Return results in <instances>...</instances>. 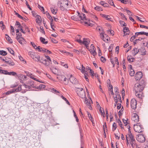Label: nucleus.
Returning <instances> with one entry per match:
<instances>
[{"instance_id":"nucleus-1","label":"nucleus","mask_w":148,"mask_h":148,"mask_svg":"<svg viewBox=\"0 0 148 148\" xmlns=\"http://www.w3.org/2000/svg\"><path fill=\"white\" fill-rule=\"evenodd\" d=\"M144 89L143 86H140L138 83L135 84L133 87V91L137 97L141 99L144 97L142 92Z\"/></svg>"},{"instance_id":"nucleus-2","label":"nucleus","mask_w":148,"mask_h":148,"mask_svg":"<svg viewBox=\"0 0 148 148\" xmlns=\"http://www.w3.org/2000/svg\"><path fill=\"white\" fill-rule=\"evenodd\" d=\"M127 144V146L129 145H131L133 148H134L136 144V141L134 138V136L131 132L130 127L129 128L128 132L127 135H126Z\"/></svg>"},{"instance_id":"nucleus-3","label":"nucleus","mask_w":148,"mask_h":148,"mask_svg":"<svg viewBox=\"0 0 148 148\" xmlns=\"http://www.w3.org/2000/svg\"><path fill=\"white\" fill-rule=\"evenodd\" d=\"M68 0H60L58 1V5L61 11H65L71 6Z\"/></svg>"},{"instance_id":"nucleus-4","label":"nucleus","mask_w":148,"mask_h":148,"mask_svg":"<svg viewBox=\"0 0 148 148\" xmlns=\"http://www.w3.org/2000/svg\"><path fill=\"white\" fill-rule=\"evenodd\" d=\"M46 59H44L43 57L40 58L39 56L38 59H37L36 61L40 62L43 64L45 66H48L50 65L51 64V61L50 57L48 56L45 55Z\"/></svg>"},{"instance_id":"nucleus-5","label":"nucleus","mask_w":148,"mask_h":148,"mask_svg":"<svg viewBox=\"0 0 148 148\" xmlns=\"http://www.w3.org/2000/svg\"><path fill=\"white\" fill-rule=\"evenodd\" d=\"M78 15L81 20H83L84 21L85 24L88 25V26L90 25V23L89 22V19L87 18L85 14L83 13L80 14L78 12H77Z\"/></svg>"},{"instance_id":"nucleus-6","label":"nucleus","mask_w":148,"mask_h":148,"mask_svg":"<svg viewBox=\"0 0 148 148\" xmlns=\"http://www.w3.org/2000/svg\"><path fill=\"white\" fill-rule=\"evenodd\" d=\"M76 92L78 95L82 99L85 98L86 97L85 92L82 88H76Z\"/></svg>"},{"instance_id":"nucleus-7","label":"nucleus","mask_w":148,"mask_h":148,"mask_svg":"<svg viewBox=\"0 0 148 148\" xmlns=\"http://www.w3.org/2000/svg\"><path fill=\"white\" fill-rule=\"evenodd\" d=\"M76 40L80 44H83L86 46L87 49H88L89 47L88 45L90 42L89 39L84 38H83L82 41L80 39H76Z\"/></svg>"},{"instance_id":"nucleus-8","label":"nucleus","mask_w":148,"mask_h":148,"mask_svg":"<svg viewBox=\"0 0 148 148\" xmlns=\"http://www.w3.org/2000/svg\"><path fill=\"white\" fill-rule=\"evenodd\" d=\"M134 129L135 131L138 133H141L144 131L143 126L139 123L134 125Z\"/></svg>"},{"instance_id":"nucleus-9","label":"nucleus","mask_w":148,"mask_h":148,"mask_svg":"<svg viewBox=\"0 0 148 148\" xmlns=\"http://www.w3.org/2000/svg\"><path fill=\"white\" fill-rule=\"evenodd\" d=\"M101 38L105 42H108L109 40L110 39L109 37L106 34H104L103 32L100 33Z\"/></svg>"},{"instance_id":"nucleus-10","label":"nucleus","mask_w":148,"mask_h":148,"mask_svg":"<svg viewBox=\"0 0 148 148\" xmlns=\"http://www.w3.org/2000/svg\"><path fill=\"white\" fill-rule=\"evenodd\" d=\"M136 140L140 143H143L145 140V138L143 135L141 134H138L136 137Z\"/></svg>"},{"instance_id":"nucleus-11","label":"nucleus","mask_w":148,"mask_h":148,"mask_svg":"<svg viewBox=\"0 0 148 148\" xmlns=\"http://www.w3.org/2000/svg\"><path fill=\"white\" fill-rule=\"evenodd\" d=\"M28 55L31 58L36 61L37 59L39 58V56L37 55L36 53L32 51H29L28 52Z\"/></svg>"},{"instance_id":"nucleus-12","label":"nucleus","mask_w":148,"mask_h":148,"mask_svg":"<svg viewBox=\"0 0 148 148\" xmlns=\"http://www.w3.org/2000/svg\"><path fill=\"white\" fill-rule=\"evenodd\" d=\"M137 101L134 99H132L130 101V106L131 108L133 109H135L136 108Z\"/></svg>"},{"instance_id":"nucleus-13","label":"nucleus","mask_w":148,"mask_h":148,"mask_svg":"<svg viewBox=\"0 0 148 148\" xmlns=\"http://www.w3.org/2000/svg\"><path fill=\"white\" fill-rule=\"evenodd\" d=\"M85 99L84 101L85 103L88 106V108L89 109L91 110L92 108L91 104L92 103V101L91 98L90 97L89 99H86L87 98L85 97Z\"/></svg>"},{"instance_id":"nucleus-14","label":"nucleus","mask_w":148,"mask_h":148,"mask_svg":"<svg viewBox=\"0 0 148 148\" xmlns=\"http://www.w3.org/2000/svg\"><path fill=\"white\" fill-rule=\"evenodd\" d=\"M25 73H26L27 76L29 77L30 78H31L32 79L35 81H38V82H39L40 83H42V81H40L38 79H36L35 78H34V77H35L34 75H33V74L29 72L28 71H27V72H25Z\"/></svg>"},{"instance_id":"nucleus-15","label":"nucleus","mask_w":148,"mask_h":148,"mask_svg":"<svg viewBox=\"0 0 148 148\" xmlns=\"http://www.w3.org/2000/svg\"><path fill=\"white\" fill-rule=\"evenodd\" d=\"M131 119L132 121L135 123H137L139 121V116L136 113L132 114Z\"/></svg>"},{"instance_id":"nucleus-16","label":"nucleus","mask_w":148,"mask_h":148,"mask_svg":"<svg viewBox=\"0 0 148 148\" xmlns=\"http://www.w3.org/2000/svg\"><path fill=\"white\" fill-rule=\"evenodd\" d=\"M70 82L74 84H76L78 83V81L77 79L72 75H70V77L69 79Z\"/></svg>"},{"instance_id":"nucleus-17","label":"nucleus","mask_w":148,"mask_h":148,"mask_svg":"<svg viewBox=\"0 0 148 148\" xmlns=\"http://www.w3.org/2000/svg\"><path fill=\"white\" fill-rule=\"evenodd\" d=\"M59 79H60L61 81L63 80V82L65 85H67L69 83V80L64 75H60L59 77ZM58 78V77H57Z\"/></svg>"},{"instance_id":"nucleus-18","label":"nucleus","mask_w":148,"mask_h":148,"mask_svg":"<svg viewBox=\"0 0 148 148\" xmlns=\"http://www.w3.org/2000/svg\"><path fill=\"white\" fill-rule=\"evenodd\" d=\"M142 73L140 71L137 72L135 75V78L136 80H139L143 76Z\"/></svg>"},{"instance_id":"nucleus-19","label":"nucleus","mask_w":148,"mask_h":148,"mask_svg":"<svg viewBox=\"0 0 148 148\" xmlns=\"http://www.w3.org/2000/svg\"><path fill=\"white\" fill-rule=\"evenodd\" d=\"M110 60L111 63L113 65V67L114 66V65L116 64L117 65V67H119V63L118 61L117 58L116 57H115L114 60H113L112 59H110Z\"/></svg>"},{"instance_id":"nucleus-20","label":"nucleus","mask_w":148,"mask_h":148,"mask_svg":"<svg viewBox=\"0 0 148 148\" xmlns=\"http://www.w3.org/2000/svg\"><path fill=\"white\" fill-rule=\"evenodd\" d=\"M36 18V23L38 24L39 25H40L42 23V20L40 16L38 15H36L35 16Z\"/></svg>"},{"instance_id":"nucleus-21","label":"nucleus","mask_w":148,"mask_h":148,"mask_svg":"<svg viewBox=\"0 0 148 148\" xmlns=\"http://www.w3.org/2000/svg\"><path fill=\"white\" fill-rule=\"evenodd\" d=\"M123 31L124 34L123 36L128 35L130 32L129 28L126 27H124L123 28Z\"/></svg>"},{"instance_id":"nucleus-22","label":"nucleus","mask_w":148,"mask_h":148,"mask_svg":"<svg viewBox=\"0 0 148 148\" xmlns=\"http://www.w3.org/2000/svg\"><path fill=\"white\" fill-rule=\"evenodd\" d=\"M114 92L115 94V96H116V95H117V97L118 99L119 100H120V95L119 94V90L117 87H115L114 88Z\"/></svg>"},{"instance_id":"nucleus-23","label":"nucleus","mask_w":148,"mask_h":148,"mask_svg":"<svg viewBox=\"0 0 148 148\" xmlns=\"http://www.w3.org/2000/svg\"><path fill=\"white\" fill-rule=\"evenodd\" d=\"M16 39H17L18 42L21 45H23L25 43V39L22 37L17 38L16 37Z\"/></svg>"},{"instance_id":"nucleus-24","label":"nucleus","mask_w":148,"mask_h":148,"mask_svg":"<svg viewBox=\"0 0 148 148\" xmlns=\"http://www.w3.org/2000/svg\"><path fill=\"white\" fill-rule=\"evenodd\" d=\"M138 83L140 85V86H143V88H144L146 84L145 79H142Z\"/></svg>"},{"instance_id":"nucleus-25","label":"nucleus","mask_w":148,"mask_h":148,"mask_svg":"<svg viewBox=\"0 0 148 148\" xmlns=\"http://www.w3.org/2000/svg\"><path fill=\"white\" fill-rule=\"evenodd\" d=\"M139 49L138 48H134L132 51V55L133 56H135L139 52Z\"/></svg>"},{"instance_id":"nucleus-26","label":"nucleus","mask_w":148,"mask_h":148,"mask_svg":"<svg viewBox=\"0 0 148 148\" xmlns=\"http://www.w3.org/2000/svg\"><path fill=\"white\" fill-rule=\"evenodd\" d=\"M5 35L6 36L5 38L9 42L10 44L12 43L13 42V41L10 38L7 34H6Z\"/></svg>"},{"instance_id":"nucleus-27","label":"nucleus","mask_w":148,"mask_h":148,"mask_svg":"<svg viewBox=\"0 0 148 148\" xmlns=\"http://www.w3.org/2000/svg\"><path fill=\"white\" fill-rule=\"evenodd\" d=\"M51 10L52 13L53 14H55L57 13V10L55 9V7H51Z\"/></svg>"},{"instance_id":"nucleus-28","label":"nucleus","mask_w":148,"mask_h":148,"mask_svg":"<svg viewBox=\"0 0 148 148\" xmlns=\"http://www.w3.org/2000/svg\"><path fill=\"white\" fill-rule=\"evenodd\" d=\"M108 90L110 92V93L112 95H114V93L112 91V86L110 84H109V85Z\"/></svg>"},{"instance_id":"nucleus-29","label":"nucleus","mask_w":148,"mask_h":148,"mask_svg":"<svg viewBox=\"0 0 148 148\" xmlns=\"http://www.w3.org/2000/svg\"><path fill=\"white\" fill-rule=\"evenodd\" d=\"M21 86V85H19L17 88L16 89H14L15 92H19L21 90H22Z\"/></svg>"},{"instance_id":"nucleus-30","label":"nucleus","mask_w":148,"mask_h":148,"mask_svg":"<svg viewBox=\"0 0 148 148\" xmlns=\"http://www.w3.org/2000/svg\"><path fill=\"white\" fill-rule=\"evenodd\" d=\"M134 58L131 56H128L127 57V60L130 62H133L134 61Z\"/></svg>"},{"instance_id":"nucleus-31","label":"nucleus","mask_w":148,"mask_h":148,"mask_svg":"<svg viewBox=\"0 0 148 148\" xmlns=\"http://www.w3.org/2000/svg\"><path fill=\"white\" fill-rule=\"evenodd\" d=\"M40 40L41 42L43 44H46L48 43V41H45V39L42 37L40 38Z\"/></svg>"},{"instance_id":"nucleus-32","label":"nucleus","mask_w":148,"mask_h":148,"mask_svg":"<svg viewBox=\"0 0 148 148\" xmlns=\"http://www.w3.org/2000/svg\"><path fill=\"white\" fill-rule=\"evenodd\" d=\"M113 47L114 45L113 44H111L109 47L108 50L111 54L112 53V49H113Z\"/></svg>"},{"instance_id":"nucleus-33","label":"nucleus","mask_w":148,"mask_h":148,"mask_svg":"<svg viewBox=\"0 0 148 148\" xmlns=\"http://www.w3.org/2000/svg\"><path fill=\"white\" fill-rule=\"evenodd\" d=\"M90 53L93 56H95L97 55V53L94 49H91L90 50Z\"/></svg>"},{"instance_id":"nucleus-34","label":"nucleus","mask_w":148,"mask_h":148,"mask_svg":"<svg viewBox=\"0 0 148 148\" xmlns=\"http://www.w3.org/2000/svg\"><path fill=\"white\" fill-rule=\"evenodd\" d=\"M130 75L131 76H133L134 75L135 72L133 69H131L129 71Z\"/></svg>"},{"instance_id":"nucleus-35","label":"nucleus","mask_w":148,"mask_h":148,"mask_svg":"<svg viewBox=\"0 0 148 148\" xmlns=\"http://www.w3.org/2000/svg\"><path fill=\"white\" fill-rule=\"evenodd\" d=\"M10 75H12L15 76L17 75V73L16 72L14 71H11L10 72H8V74Z\"/></svg>"},{"instance_id":"nucleus-36","label":"nucleus","mask_w":148,"mask_h":148,"mask_svg":"<svg viewBox=\"0 0 148 148\" xmlns=\"http://www.w3.org/2000/svg\"><path fill=\"white\" fill-rule=\"evenodd\" d=\"M114 99V101L115 102V103L114 104V107H115L116 106V105L117 104V103L118 101H119H119L117 97V95H116V96H113Z\"/></svg>"},{"instance_id":"nucleus-37","label":"nucleus","mask_w":148,"mask_h":148,"mask_svg":"<svg viewBox=\"0 0 148 148\" xmlns=\"http://www.w3.org/2000/svg\"><path fill=\"white\" fill-rule=\"evenodd\" d=\"M14 92H15L14 91V89H13L12 90L8 91L7 92H6L5 93L6 95H9L10 94L14 93Z\"/></svg>"},{"instance_id":"nucleus-38","label":"nucleus","mask_w":148,"mask_h":148,"mask_svg":"<svg viewBox=\"0 0 148 148\" xmlns=\"http://www.w3.org/2000/svg\"><path fill=\"white\" fill-rule=\"evenodd\" d=\"M15 25H17L18 26L17 27L19 29L22 28V26L21 25L20 23L18 21L16 22Z\"/></svg>"},{"instance_id":"nucleus-39","label":"nucleus","mask_w":148,"mask_h":148,"mask_svg":"<svg viewBox=\"0 0 148 148\" xmlns=\"http://www.w3.org/2000/svg\"><path fill=\"white\" fill-rule=\"evenodd\" d=\"M78 16L74 15L71 17V19L75 21H77L79 20V18H78Z\"/></svg>"},{"instance_id":"nucleus-40","label":"nucleus","mask_w":148,"mask_h":148,"mask_svg":"<svg viewBox=\"0 0 148 148\" xmlns=\"http://www.w3.org/2000/svg\"><path fill=\"white\" fill-rule=\"evenodd\" d=\"M122 120L125 126L127 125L128 123V119L127 118H126V119H123Z\"/></svg>"},{"instance_id":"nucleus-41","label":"nucleus","mask_w":148,"mask_h":148,"mask_svg":"<svg viewBox=\"0 0 148 148\" xmlns=\"http://www.w3.org/2000/svg\"><path fill=\"white\" fill-rule=\"evenodd\" d=\"M1 67H0V69L1 68ZM0 73H1L2 74H4L5 75H7L8 71L6 70H4L2 69H0Z\"/></svg>"},{"instance_id":"nucleus-42","label":"nucleus","mask_w":148,"mask_h":148,"mask_svg":"<svg viewBox=\"0 0 148 148\" xmlns=\"http://www.w3.org/2000/svg\"><path fill=\"white\" fill-rule=\"evenodd\" d=\"M61 97L66 102V103L68 104L69 105H70V103L69 102V101H68V100L66 99V98H65L62 95H60Z\"/></svg>"},{"instance_id":"nucleus-43","label":"nucleus","mask_w":148,"mask_h":148,"mask_svg":"<svg viewBox=\"0 0 148 148\" xmlns=\"http://www.w3.org/2000/svg\"><path fill=\"white\" fill-rule=\"evenodd\" d=\"M108 34L110 35H114V31L112 30L109 29L107 31Z\"/></svg>"},{"instance_id":"nucleus-44","label":"nucleus","mask_w":148,"mask_h":148,"mask_svg":"<svg viewBox=\"0 0 148 148\" xmlns=\"http://www.w3.org/2000/svg\"><path fill=\"white\" fill-rule=\"evenodd\" d=\"M45 85H43V84H40V85L39 86H37L36 87V88L37 89L39 88V89H42L45 88Z\"/></svg>"},{"instance_id":"nucleus-45","label":"nucleus","mask_w":148,"mask_h":148,"mask_svg":"<svg viewBox=\"0 0 148 148\" xmlns=\"http://www.w3.org/2000/svg\"><path fill=\"white\" fill-rule=\"evenodd\" d=\"M0 54L3 56H4L7 54V53L4 51H0Z\"/></svg>"},{"instance_id":"nucleus-46","label":"nucleus","mask_w":148,"mask_h":148,"mask_svg":"<svg viewBox=\"0 0 148 148\" xmlns=\"http://www.w3.org/2000/svg\"><path fill=\"white\" fill-rule=\"evenodd\" d=\"M143 34V31L141 32H136L135 33V35H134L136 37H137V36L139 35H142Z\"/></svg>"},{"instance_id":"nucleus-47","label":"nucleus","mask_w":148,"mask_h":148,"mask_svg":"<svg viewBox=\"0 0 148 148\" xmlns=\"http://www.w3.org/2000/svg\"><path fill=\"white\" fill-rule=\"evenodd\" d=\"M95 9L97 11H102V10L101 9V8L99 6H96V7L95 8Z\"/></svg>"},{"instance_id":"nucleus-48","label":"nucleus","mask_w":148,"mask_h":148,"mask_svg":"<svg viewBox=\"0 0 148 148\" xmlns=\"http://www.w3.org/2000/svg\"><path fill=\"white\" fill-rule=\"evenodd\" d=\"M101 16L102 17L105 18L106 20L109 19V16L104 14H102Z\"/></svg>"},{"instance_id":"nucleus-49","label":"nucleus","mask_w":148,"mask_h":148,"mask_svg":"<svg viewBox=\"0 0 148 148\" xmlns=\"http://www.w3.org/2000/svg\"><path fill=\"white\" fill-rule=\"evenodd\" d=\"M51 70L52 72L54 74H57V71L56 69H51Z\"/></svg>"},{"instance_id":"nucleus-50","label":"nucleus","mask_w":148,"mask_h":148,"mask_svg":"<svg viewBox=\"0 0 148 148\" xmlns=\"http://www.w3.org/2000/svg\"><path fill=\"white\" fill-rule=\"evenodd\" d=\"M108 2L110 5L115 6L112 0H108Z\"/></svg>"},{"instance_id":"nucleus-51","label":"nucleus","mask_w":148,"mask_h":148,"mask_svg":"<svg viewBox=\"0 0 148 148\" xmlns=\"http://www.w3.org/2000/svg\"><path fill=\"white\" fill-rule=\"evenodd\" d=\"M121 92L122 94V98H123V100L124 99V97L125 95V92L123 88L122 89V91Z\"/></svg>"},{"instance_id":"nucleus-52","label":"nucleus","mask_w":148,"mask_h":148,"mask_svg":"<svg viewBox=\"0 0 148 148\" xmlns=\"http://www.w3.org/2000/svg\"><path fill=\"white\" fill-rule=\"evenodd\" d=\"M89 15L91 17L94 18L95 20H97L98 18L95 15L91 14H90Z\"/></svg>"},{"instance_id":"nucleus-53","label":"nucleus","mask_w":148,"mask_h":148,"mask_svg":"<svg viewBox=\"0 0 148 148\" xmlns=\"http://www.w3.org/2000/svg\"><path fill=\"white\" fill-rule=\"evenodd\" d=\"M8 50L10 53L12 55H14V51L13 50L11 49V48H8Z\"/></svg>"},{"instance_id":"nucleus-54","label":"nucleus","mask_w":148,"mask_h":148,"mask_svg":"<svg viewBox=\"0 0 148 148\" xmlns=\"http://www.w3.org/2000/svg\"><path fill=\"white\" fill-rule=\"evenodd\" d=\"M23 86H24L25 88H27L28 89H30V88H31L29 86L25 84L23 85Z\"/></svg>"},{"instance_id":"nucleus-55","label":"nucleus","mask_w":148,"mask_h":148,"mask_svg":"<svg viewBox=\"0 0 148 148\" xmlns=\"http://www.w3.org/2000/svg\"><path fill=\"white\" fill-rule=\"evenodd\" d=\"M114 135H115V138L116 139L118 140H119L120 138V136L119 135H118V133H114Z\"/></svg>"},{"instance_id":"nucleus-56","label":"nucleus","mask_w":148,"mask_h":148,"mask_svg":"<svg viewBox=\"0 0 148 148\" xmlns=\"http://www.w3.org/2000/svg\"><path fill=\"white\" fill-rule=\"evenodd\" d=\"M128 2V0H121V3L124 4H127Z\"/></svg>"},{"instance_id":"nucleus-57","label":"nucleus","mask_w":148,"mask_h":148,"mask_svg":"<svg viewBox=\"0 0 148 148\" xmlns=\"http://www.w3.org/2000/svg\"><path fill=\"white\" fill-rule=\"evenodd\" d=\"M48 19H49L50 20V23L51 24H53V20L52 18V17L51 16H49L48 18H47Z\"/></svg>"},{"instance_id":"nucleus-58","label":"nucleus","mask_w":148,"mask_h":148,"mask_svg":"<svg viewBox=\"0 0 148 148\" xmlns=\"http://www.w3.org/2000/svg\"><path fill=\"white\" fill-rule=\"evenodd\" d=\"M42 48L41 47L39 46H38V48L36 49L39 52H42Z\"/></svg>"},{"instance_id":"nucleus-59","label":"nucleus","mask_w":148,"mask_h":148,"mask_svg":"<svg viewBox=\"0 0 148 148\" xmlns=\"http://www.w3.org/2000/svg\"><path fill=\"white\" fill-rule=\"evenodd\" d=\"M82 73H84L85 72H87L86 71V68L85 67H83L81 69V71Z\"/></svg>"},{"instance_id":"nucleus-60","label":"nucleus","mask_w":148,"mask_h":148,"mask_svg":"<svg viewBox=\"0 0 148 148\" xmlns=\"http://www.w3.org/2000/svg\"><path fill=\"white\" fill-rule=\"evenodd\" d=\"M119 46H117L115 48V53L117 54H118L119 53Z\"/></svg>"},{"instance_id":"nucleus-61","label":"nucleus","mask_w":148,"mask_h":148,"mask_svg":"<svg viewBox=\"0 0 148 148\" xmlns=\"http://www.w3.org/2000/svg\"><path fill=\"white\" fill-rule=\"evenodd\" d=\"M121 25H122L123 27H125L127 26V24L124 21H121Z\"/></svg>"},{"instance_id":"nucleus-62","label":"nucleus","mask_w":148,"mask_h":148,"mask_svg":"<svg viewBox=\"0 0 148 148\" xmlns=\"http://www.w3.org/2000/svg\"><path fill=\"white\" fill-rule=\"evenodd\" d=\"M136 37L134 35H133L130 38V40L131 42L134 41V40L135 39Z\"/></svg>"},{"instance_id":"nucleus-63","label":"nucleus","mask_w":148,"mask_h":148,"mask_svg":"<svg viewBox=\"0 0 148 148\" xmlns=\"http://www.w3.org/2000/svg\"><path fill=\"white\" fill-rule=\"evenodd\" d=\"M101 61L103 62H104L106 61V59L103 56H101L100 58Z\"/></svg>"},{"instance_id":"nucleus-64","label":"nucleus","mask_w":148,"mask_h":148,"mask_svg":"<svg viewBox=\"0 0 148 148\" xmlns=\"http://www.w3.org/2000/svg\"><path fill=\"white\" fill-rule=\"evenodd\" d=\"M127 13L128 14L129 16H132V13L129 10H126Z\"/></svg>"}]
</instances>
